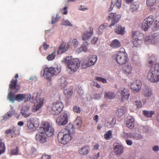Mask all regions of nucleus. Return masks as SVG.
Returning a JSON list of instances; mask_svg holds the SVG:
<instances>
[{
  "label": "nucleus",
  "instance_id": "nucleus-38",
  "mask_svg": "<svg viewBox=\"0 0 159 159\" xmlns=\"http://www.w3.org/2000/svg\"><path fill=\"white\" fill-rule=\"evenodd\" d=\"M146 102V100L145 99H143L141 101H136L135 103L138 108H141L143 105H144Z\"/></svg>",
  "mask_w": 159,
  "mask_h": 159
},
{
  "label": "nucleus",
  "instance_id": "nucleus-15",
  "mask_svg": "<svg viewBox=\"0 0 159 159\" xmlns=\"http://www.w3.org/2000/svg\"><path fill=\"white\" fill-rule=\"evenodd\" d=\"M35 139L38 142L43 143L46 142L47 138L44 133L39 132L36 134Z\"/></svg>",
  "mask_w": 159,
  "mask_h": 159
},
{
  "label": "nucleus",
  "instance_id": "nucleus-40",
  "mask_svg": "<svg viewBox=\"0 0 159 159\" xmlns=\"http://www.w3.org/2000/svg\"><path fill=\"white\" fill-rule=\"evenodd\" d=\"M6 148L4 143L0 139V155L3 153L5 150Z\"/></svg>",
  "mask_w": 159,
  "mask_h": 159
},
{
  "label": "nucleus",
  "instance_id": "nucleus-27",
  "mask_svg": "<svg viewBox=\"0 0 159 159\" xmlns=\"http://www.w3.org/2000/svg\"><path fill=\"white\" fill-rule=\"evenodd\" d=\"M121 46L120 41L117 39L112 40L110 44V46L112 48H120Z\"/></svg>",
  "mask_w": 159,
  "mask_h": 159
},
{
  "label": "nucleus",
  "instance_id": "nucleus-33",
  "mask_svg": "<svg viewBox=\"0 0 159 159\" xmlns=\"http://www.w3.org/2000/svg\"><path fill=\"white\" fill-rule=\"evenodd\" d=\"M15 111L11 110L9 111L6 113L3 117V120H7L10 118H11L14 114Z\"/></svg>",
  "mask_w": 159,
  "mask_h": 159
},
{
  "label": "nucleus",
  "instance_id": "nucleus-62",
  "mask_svg": "<svg viewBox=\"0 0 159 159\" xmlns=\"http://www.w3.org/2000/svg\"><path fill=\"white\" fill-rule=\"evenodd\" d=\"M114 6V5L113 3H112V1L110 5V7L109 8L108 11V12H110L113 9Z\"/></svg>",
  "mask_w": 159,
  "mask_h": 159
},
{
  "label": "nucleus",
  "instance_id": "nucleus-7",
  "mask_svg": "<svg viewBox=\"0 0 159 159\" xmlns=\"http://www.w3.org/2000/svg\"><path fill=\"white\" fill-rule=\"evenodd\" d=\"M97 59V57L95 55H93L90 56L88 60L84 61L82 65V69L86 68L93 65L96 62Z\"/></svg>",
  "mask_w": 159,
  "mask_h": 159
},
{
  "label": "nucleus",
  "instance_id": "nucleus-53",
  "mask_svg": "<svg viewBox=\"0 0 159 159\" xmlns=\"http://www.w3.org/2000/svg\"><path fill=\"white\" fill-rule=\"evenodd\" d=\"M141 42V40H135L133 42V44L134 46L137 47L138 46Z\"/></svg>",
  "mask_w": 159,
  "mask_h": 159
},
{
  "label": "nucleus",
  "instance_id": "nucleus-16",
  "mask_svg": "<svg viewBox=\"0 0 159 159\" xmlns=\"http://www.w3.org/2000/svg\"><path fill=\"white\" fill-rule=\"evenodd\" d=\"M114 152L116 155H120L124 152L123 147L120 144H114Z\"/></svg>",
  "mask_w": 159,
  "mask_h": 159
},
{
  "label": "nucleus",
  "instance_id": "nucleus-18",
  "mask_svg": "<svg viewBox=\"0 0 159 159\" xmlns=\"http://www.w3.org/2000/svg\"><path fill=\"white\" fill-rule=\"evenodd\" d=\"M89 31H86L83 33L82 39L83 40H86L90 38L93 34V28L92 27L89 28Z\"/></svg>",
  "mask_w": 159,
  "mask_h": 159
},
{
  "label": "nucleus",
  "instance_id": "nucleus-17",
  "mask_svg": "<svg viewBox=\"0 0 159 159\" xmlns=\"http://www.w3.org/2000/svg\"><path fill=\"white\" fill-rule=\"evenodd\" d=\"M133 66L130 63H127L123 68V72L126 75H129L132 74Z\"/></svg>",
  "mask_w": 159,
  "mask_h": 159
},
{
  "label": "nucleus",
  "instance_id": "nucleus-49",
  "mask_svg": "<svg viewBox=\"0 0 159 159\" xmlns=\"http://www.w3.org/2000/svg\"><path fill=\"white\" fill-rule=\"evenodd\" d=\"M88 45V43L87 42H84L83 43V45L80 47V48L82 49V50H83L84 52H86L88 49L87 46Z\"/></svg>",
  "mask_w": 159,
  "mask_h": 159
},
{
  "label": "nucleus",
  "instance_id": "nucleus-55",
  "mask_svg": "<svg viewBox=\"0 0 159 159\" xmlns=\"http://www.w3.org/2000/svg\"><path fill=\"white\" fill-rule=\"evenodd\" d=\"M49 47V45L46 43H44L43 44V46H41L39 48V50L41 52L42 49L43 48L45 50H46Z\"/></svg>",
  "mask_w": 159,
  "mask_h": 159
},
{
  "label": "nucleus",
  "instance_id": "nucleus-43",
  "mask_svg": "<svg viewBox=\"0 0 159 159\" xmlns=\"http://www.w3.org/2000/svg\"><path fill=\"white\" fill-rule=\"evenodd\" d=\"M73 59L71 57H67L63 59L62 61L65 64H67L68 66V65L70 64L71 61Z\"/></svg>",
  "mask_w": 159,
  "mask_h": 159
},
{
  "label": "nucleus",
  "instance_id": "nucleus-52",
  "mask_svg": "<svg viewBox=\"0 0 159 159\" xmlns=\"http://www.w3.org/2000/svg\"><path fill=\"white\" fill-rule=\"evenodd\" d=\"M60 17L58 14H57L56 15V17L55 18H53L52 19V24H53L56 23L60 19Z\"/></svg>",
  "mask_w": 159,
  "mask_h": 159
},
{
  "label": "nucleus",
  "instance_id": "nucleus-14",
  "mask_svg": "<svg viewBox=\"0 0 159 159\" xmlns=\"http://www.w3.org/2000/svg\"><path fill=\"white\" fill-rule=\"evenodd\" d=\"M142 84L140 80H136L130 84V87L131 89L136 92H139L141 88Z\"/></svg>",
  "mask_w": 159,
  "mask_h": 159
},
{
  "label": "nucleus",
  "instance_id": "nucleus-57",
  "mask_svg": "<svg viewBox=\"0 0 159 159\" xmlns=\"http://www.w3.org/2000/svg\"><path fill=\"white\" fill-rule=\"evenodd\" d=\"M96 80L97 81H101L102 82L104 83H105L107 82V80L106 79L103 78H102L100 77H96Z\"/></svg>",
  "mask_w": 159,
  "mask_h": 159
},
{
  "label": "nucleus",
  "instance_id": "nucleus-51",
  "mask_svg": "<svg viewBox=\"0 0 159 159\" xmlns=\"http://www.w3.org/2000/svg\"><path fill=\"white\" fill-rule=\"evenodd\" d=\"M75 124L76 125V127L77 128L81 127L82 126V122L80 120H76L75 121Z\"/></svg>",
  "mask_w": 159,
  "mask_h": 159
},
{
  "label": "nucleus",
  "instance_id": "nucleus-23",
  "mask_svg": "<svg viewBox=\"0 0 159 159\" xmlns=\"http://www.w3.org/2000/svg\"><path fill=\"white\" fill-rule=\"evenodd\" d=\"M17 79H15L14 78L13 79L9 84V88L12 90L16 89V92H17L19 89V87L17 85Z\"/></svg>",
  "mask_w": 159,
  "mask_h": 159
},
{
  "label": "nucleus",
  "instance_id": "nucleus-30",
  "mask_svg": "<svg viewBox=\"0 0 159 159\" xmlns=\"http://www.w3.org/2000/svg\"><path fill=\"white\" fill-rule=\"evenodd\" d=\"M139 7V5L137 2H134L130 6L129 11L133 13L136 11Z\"/></svg>",
  "mask_w": 159,
  "mask_h": 159
},
{
  "label": "nucleus",
  "instance_id": "nucleus-39",
  "mask_svg": "<svg viewBox=\"0 0 159 159\" xmlns=\"http://www.w3.org/2000/svg\"><path fill=\"white\" fill-rule=\"evenodd\" d=\"M8 99L10 101L14 102L16 101L15 96L13 93L11 92L8 94L7 97Z\"/></svg>",
  "mask_w": 159,
  "mask_h": 159
},
{
  "label": "nucleus",
  "instance_id": "nucleus-36",
  "mask_svg": "<svg viewBox=\"0 0 159 159\" xmlns=\"http://www.w3.org/2000/svg\"><path fill=\"white\" fill-rule=\"evenodd\" d=\"M25 98V95L22 94H19L15 96L16 101L19 102L23 101Z\"/></svg>",
  "mask_w": 159,
  "mask_h": 159
},
{
  "label": "nucleus",
  "instance_id": "nucleus-42",
  "mask_svg": "<svg viewBox=\"0 0 159 159\" xmlns=\"http://www.w3.org/2000/svg\"><path fill=\"white\" fill-rule=\"evenodd\" d=\"M150 26L147 24L146 21H144V20L143 21L141 25V28L145 31L148 30Z\"/></svg>",
  "mask_w": 159,
  "mask_h": 159
},
{
  "label": "nucleus",
  "instance_id": "nucleus-47",
  "mask_svg": "<svg viewBox=\"0 0 159 159\" xmlns=\"http://www.w3.org/2000/svg\"><path fill=\"white\" fill-rule=\"evenodd\" d=\"M106 28V26L103 25L100 26L99 28L98 29V34H100L103 32V31Z\"/></svg>",
  "mask_w": 159,
  "mask_h": 159
},
{
  "label": "nucleus",
  "instance_id": "nucleus-11",
  "mask_svg": "<svg viewBox=\"0 0 159 159\" xmlns=\"http://www.w3.org/2000/svg\"><path fill=\"white\" fill-rule=\"evenodd\" d=\"M120 17V15H116V13H110L108 16V19H111V22L109 26L111 27L114 25L119 21Z\"/></svg>",
  "mask_w": 159,
  "mask_h": 159
},
{
  "label": "nucleus",
  "instance_id": "nucleus-35",
  "mask_svg": "<svg viewBox=\"0 0 159 159\" xmlns=\"http://www.w3.org/2000/svg\"><path fill=\"white\" fill-rule=\"evenodd\" d=\"M63 129H64L66 130H68V134H70V133L71 132H74L75 129V128H74L73 124L71 123H70L67 125L66 128H64Z\"/></svg>",
  "mask_w": 159,
  "mask_h": 159
},
{
  "label": "nucleus",
  "instance_id": "nucleus-50",
  "mask_svg": "<svg viewBox=\"0 0 159 159\" xmlns=\"http://www.w3.org/2000/svg\"><path fill=\"white\" fill-rule=\"evenodd\" d=\"M156 0H147V4L149 7L153 6L156 2Z\"/></svg>",
  "mask_w": 159,
  "mask_h": 159
},
{
  "label": "nucleus",
  "instance_id": "nucleus-3",
  "mask_svg": "<svg viewBox=\"0 0 159 159\" xmlns=\"http://www.w3.org/2000/svg\"><path fill=\"white\" fill-rule=\"evenodd\" d=\"M61 71L60 69L57 67H45L44 69L43 76L48 80H49L54 75L58 74Z\"/></svg>",
  "mask_w": 159,
  "mask_h": 159
},
{
  "label": "nucleus",
  "instance_id": "nucleus-9",
  "mask_svg": "<svg viewBox=\"0 0 159 159\" xmlns=\"http://www.w3.org/2000/svg\"><path fill=\"white\" fill-rule=\"evenodd\" d=\"M68 122V117L66 113H62L56 119V122L59 125H64Z\"/></svg>",
  "mask_w": 159,
  "mask_h": 159
},
{
  "label": "nucleus",
  "instance_id": "nucleus-20",
  "mask_svg": "<svg viewBox=\"0 0 159 159\" xmlns=\"http://www.w3.org/2000/svg\"><path fill=\"white\" fill-rule=\"evenodd\" d=\"M90 150L89 146L85 145L83 146L78 151V153L81 156H85L88 154Z\"/></svg>",
  "mask_w": 159,
  "mask_h": 159
},
{
  "label": "nucleus",
  "instance_id": "nucleus-45",
  "mask_svg": "<svg viewBox=\"0 0 159 159\" xmlns=\"http://www.w3.org/2000/svg\"><path fill=\"white\" fill-rule=\"evenodd\" d=\"M123 134H122V137L126 140L128 138H131L132 137V134L131 133H125V132H123Z\"/></svg>",
  "mask_w": 159,
  "mask_h": 159
},
{
  "label": "nucleus",
  "instance_id": "nucleus-63",
  "mask_svg": "<svg viewBox=\"0 0 159 159\" xmlns=\"http://www.w3.org/2000/svg\"><path fill=\"white\" fill-rule=\"evenodd\" d=\"M125 141L126 144L128 145L131 146L133 144V142L131 140L126 139Z\"/></svg>",
  "mask_w": 159,
  "mask_h": 159
},
{
  "label": "nucleus",
  "instance_id": "nucleus-31",
  "mask_svg": "<svg viewBox=\"0 0 159 159\" xmlns=\"http://www.w3.org/2000/svg\"><path fill=\"white\" fill-rule=\"evenodd\" d=\"M64 93L65 96L69 98H70L73 93V91L71 88H69L65 89L64 90Z\"/></svg>",
  "mask_w": 159,
  "mask_h": 159
},
{
  "label": "nucleus",
  "instance_id": "nucleus-28",
  "mask_svg": "<svg viewBox=\"0 0 159 159\" xmlns=\"http://www.w3.org/2000/svg\"><path fill=\"white\" fill-rule=\"evenodd\" d=\"M132 33V37L135 39L141 40L143 37V34L139 31H134Z\"/></svg>",
  "mask_w": 159,
  "mask_h": 159
},
{
  "label": "nucleus",
  "instance_id": "nucleus-12",
  "mask_svg": "<svg viewBox=\"0 0 159 159\" xmlns=\"http://www.w3.org/2000/svg\"><path fill=\"white\" fill-rule=\"evenodd\" d=\"M35 100L38 103L37 105H34L32 109V111L34 112L37 111L42 107L44 101V99L43 98H38L37 96L36 97Z\"/></svg>",
  "mask_w": 159,
  "mask_h": 159
},
{
  "label": "nucleus",
  "instance_id": "nucleus-58",
  "mask_svg": "<svg viewBox=\"0 0 159 159\" xmlns=\"http://www.w3.org/2000/svg\"><path fill=\"white\" fill-rule=\"evenodd\" d=\"M62 24L64 25H67L68 26H72V25L70 22L67 20H65L63 21Z\"/></svg>",
  "mask_w": 159,
  "mask_h": 159
},
{
  "label": "nucleus",
  "instance_id": "nucleus-41",
  "mask_svg": "<svg viewBox=\"0 0 159 159\" xmlns=\"http://www.w3.org/2000/svg\"><path fill=\"white\" fill-rule=\"evenodd\" d=\"M112 131L111 130H109L107 132H106L104 135V137L105 139L107 140H109L110 139L112 138Z\"/></svg>",
  "mask_w": 159,
  "mask_h": 159
},
{
  "label": "nucleus",
  "instance_id": "nucleus-48",
  "mask_svg": "<svg viewBox=\"0 0 159 159\" xmlns=\"http://www.w3.org/2000/svg\"><path fill=\"white\" fill-rule=\"evenodd\" d=\"M55 53L53 52L51 54L48 55L47 57V58L48 61H51L55 58Z\"/></svg>",
  "mask_w": 159,
  "mask_h": 159
},
{
  "label": "nucleus",
  "instance_id": "nucleus-24",
  "mask_svg": "<svg viewBox=\"0 0 159 159\" xmlns=\"http://www.w3.org/2000/svg\"><path fill=\"white\" fill-rule=\"evenodd\" d=\"M30 107L28 106H25L21 109V113L22 115L25 118H27L31 115V114L28 112Z\"/></svg>",
  "mask_w": 159,
  "mask_h": 159
},
{
  "label": "nucleus",
  "instance_id": "nucleus-59",
  "mask_svg": "<svg viewBox=\"0 0 159 159\" xmlns=\"http://www.w3.org/2000/svg\"><path fill=\"white\" fill-rule=\"evenodd\" d=\"M121 0H116V5L117 7L120 8L121 6Z\"/></svg>",
  "mask_w": 159,
  "mask_h": 159
},
{
  "label": "nucleus",
  "instance_id": "nucleus-1",
  "mask_svg": "<svg viewBox=\"0 0 159 159\" xmlns=\"http://www.w3.org/2000/svg\"><path fill=\"white\" fill-rule=\"evenodd\" d=\"M153 59L148 61L149 66H152L147 75L148 80L152 83H157L159 81V63L155 64Z\"/></svg>",
  "mask_w": 159,
  "mask_h": 159
},
{
  "label": "nucleus",
  "instance_id": "nucleus-61",
  "mask_svg": "<svg viewBox=\"0 0 159 159\" xmlns=\"http://www.w3.org/2000/svg\"><path fill=\"white\" fill-rule=\"evenodd\" d=\"M42 159H51V157L48 155L44 154L42 157Z\"/></svg>",
  "mask_w": 159,
  "mask_h": 159
},
{
  "label": "nucleus",
  "instance_id": "nucleus-32",
  "mask_svg": "<svg viewBox=\"0 0 159 159\" xmlns=\"http://www.w3.org/2000/svg\"><path fill=\"white\" fill-rule=\"evenodd\" d=\"M116 95L114 93L109 91L105 92L104 93V97L105 98L112 99L115 97Z\"/></svg>",
  "mask_w": 159,
  "mask_h": 159
},
{
  "label": "nucleus",
  "instance_id": "nucleus-44",
  "mask_svg": "<svg viewBox=\"0 0 159 159\" xmlns=\"http://www.w3.org/2000/svg\"><path fill=\"white\" fill-rule=\"evenodd\" d=\"M10 154L11 155H19V150L18 148L16 147V149H11Z\"/></svg>",
  "mask_w": 159,
  "mask_h": 159
},
{
  "label": "nucleus",
  "instance_id": "nucleus-19",
  "mask_svg": "<svg viewBox=\"0 0 159 159\" xmlns=\"http://www.w3.org/2000/svg\"><path fill=\"white\" fill-rule=\"evenodd\" d=\"M120 93L123 100H128L130 96L129 91L127 89L124 88L120 90Z\"/></svg>",
  "mask_w": 159,
  "mask_h": 159
},
{
  "label": "nucleus",
  "instance_id": "nucleus-54",
  "mask_svg": "<svg viewBox=\"0 0 159 159\" xmlns=\"http://www.w3.org/2000/svg\"><path fill=\"white\" fill-rule=\"evenodd\" d=\"M74 111L76 113H79L80 112V109L79 107L77 106H75L73 108Z\"/></svg>",
  "mask_w": 159,
  "mask_h": 159
},
{
  "label": "nucleus",
  "instance_id": "nucleus-21",
  "mask_svg": "<svg viewBox=\"0 0 159 159\" xmlns=\"http://www.w3.org/2000/svg\"><path fill=\"white\" fill-rule=\"evenodd\" d=\"M126 124L128 128L133 129L134 127L135 124L134 118L131 117H128L126 120Z\"/></svg>",
  "mask_w": 159,
  "mask_h": 159
},
{
  "label": "nucleus",
  "instance_id": "nucleus-64",
  "mask_svg": "<svg viewBox=\"0 0 159 159\" xmlns=\"http://www.w3.org/2000/svg\"><path fill=\"white\" fill-rule=\"evenodd\" d=\"M134 138L137 140H140L143 139V137L141 135L138 134L137 136L136 137H134Z\"/></svg>",
  "mask_w": 159,
  "mask_h": 159
},
{
  "label": "nucleus",
  "instance_id": "nucleus-2",
  "mask_svg": "<svg viewBox=\"0 0 159 159\" xmlns=\"http://www.w3.org/2000/svg\"><path fill=\"white\" fill-rule=\"evenodd\" d=\"M57 138L59 142L65 145L68 143L71 139V136L68 134V130L62 129L57 135Z\"/></svg>",
  "mask_w": 159,
  "mask_h": 159
},
{
  "label": "nucleus",
  "instance_id": "nucleus-10",
  "mask_svg": "<svg viewBox=\"0 0 159 159\" xmlns=\"http://www.w3.org/2000/svg\"><path fill=\"white\" fill-rule=\"evenodd\" d=\"M80 65V61L77 58L73 59L67 67L74 72L76 71L79 68Z\"/></svg>",
  "mask_w": 159,
  "mask_h": 159
},
{
  "label": "nucleus",
  "instance_id": "nucleus-26",
  "mask_svg": "<svg viewBox=\"0 0 159 159\" xmlns=\"http://www.w3.org/2000/svg\"><path fill=\"white\" fill-rule=\"evenodd\" d=\"M125 29L124 27H122L119 25H117L116 26L115 31L117 34L122 35L125 33Z\"/></svg>",
  "mask_w": 159,
  "mask_h": 159
},
{
  "label": "nucleus",
  "instance_id": "nucleus-34",
  "mask_svg": "<svg viewBox=\"0 0 159 159\" xmlns=\"http://www.w3.org/2000/svg\"><path fill=\"white\" fill-rule=\"evenodd\" d=\"M143 113L144 116L148 117H151L155 114L154 111H149L144 110L143 111Z\"/></svg>",
  "mask_w": 159,
  "mask_h": 159
},
{
  "label": "nucleus",
  "instance_id": "nucleus-37",
  "mask_svg": "<svg viewBox=\"0 0 159 159\" xmlns=\"http://www.w3.org/2000/svg\"><path fill=\"white\" fill-rule=\"evenodd\" d=\"M126 112V110L125 107H122L118 109L117 115L118 116H121L124 115Z\"/></svg>",
  "mask_w": 159,
  "mask_h": 159
},
{
  "label": "nucleus",
  "instance_id": "nucleus-8",
  "mask_svg": "<svg viewBox=\"0 0 159 159\" xmlns=\"http://www.w3.org/2000/svg\"><path fill=\"white\" fill-rule=\"evenodd\" d=\"M129 60L127 54L118 53L116 57V62L120 65L126 64Z\"/></svg>",
  "mask_w": 159,
  "mask_h": 159
},
{
  "label": "nucleus",
  "instance_id": "nucleus-25",
  "mask_svg": "<svg viewBox=\"0 0 159 159\" xmlns=\"http://www.w3.org/2000/svg\"><path fill=\"white\" fill-rule=\"evenodd\" d=\"M67 80L66 78L62 77L58 80V84L61 88H65L67 85Z\"/></svg>",
  "mask_w": 159,
  "mask_h": 159
},
{
  "label": "nucleus",
  "instance_id": "nucleus-56",
  "mask_svg": "<svg viewBox=\"0 0 159 159\" xmlns=\"http://www.w3.org/2000/svg\"><path fill=\"white\" fill-rule=\"evenodd\" d=\"M98 39V37H93L92 39L91 43L93 44H95L97 43Z\"/></svg>",
  "mask_w": 159,
  "mask_h": 159
},
{
  "label": "nucleus",
  "instance_id": "nucleus-29",
  "mask_svg": "<svg viewBox=\"0 0 159 159\" xmlns=\"http://www.w3.org/2000/svg\"><path fill=\"white\" fill-rule=\"evenodd\" d=\"M142 93L145 97H150L152 95V90L150 89L146 88L143 89L142 91Z\"/></svg>",
  "mask_w": 159,
  "mask_h": 159
},
{
  "label": "nucleus",
  "instance_id": "nucleus-6",
  "mask_svg": "<svg viewBox=\"0 0 159 159\" xmlns=\"http://www.w3.org/2000/svg\"><path fill=\"white\" fill-rule=\"evenodd\" d=\"M144 20L150 27L152 26L155 28L159 27V16L154 18V16H150Z\"/></svg>",
  "mask_w": 159,
  "mask_h": 159
},
{
  "label": "nucleus",
  "instance_id": "nucleus-60",
  "mask_svg": "<svg viewBox=\"0 0 159 159\" xmlns=\"http://www.w3.org/2000/svg\"><path fill=\"white\" fill-rule=\"evenodd\" d=\"M72 42L75 47H76L78 45V42L76 39H73Z\"/></svg>",
  "mask_w": 159,
  "mask_h": 159
},
{
  "label": "nucleus",
  "instance_id": "nucleus-46",
  "mask_svg": "<svg viewBox=\"0 0 159 159\" xmlns=\"http://www.w3.org/2000/svg\"><path fill=\"white\" fill-rule=\"evenodd\" d=\"M16 130L15 127H12L7 129L5 131V133L7 134H9L11 133H14Z\"/></svg>",
  "mask_w": 159,
  "mask_h": 159
},
{
  "label": "nucleus",
  "instance_id": "nucleus-4",
  "mask_svg": "<svg viewBox=\"0 0 159 159\" xmlns=\"http://www.w3.org/2000/svg\"><path fill=\"white\" fill-rule=\"evenodd\" d=\"M50 111L53 115H57L62 111L64 107L63 103L60 101L56 102L51 104Z\"/></svg>",
  "mask_w": 159,
  "mask_h": 159
},
{
  "label": "nucleus",
  "instance_id": "nucleus-22",
  "mask_svg": "<svg viewBox=\"0 0 159 159\" xmlns=\"http://www.w3.org/2000/svg\"><path fill=\"white\" fill-rule=\"evenodd\" d=\"M68 47H66V44L65 43L63 42L58 47L57 53L58 54H61L66 51L68 50Z\"/></svg>",
  "mask_w": 159,
  "mask_h": 159
},
{
  "label": "nucleus",
  "instance_id": "nucleus-5",
  "mask_svg": "<svg viewBox=\"0 0 159 159\" xmlns=\"http://www.w3.org/2000/svg\"><path fill=\"white\" fill-rule=\"evenodd\" d=\"M41 128L43 131L48 137L53 135L54 133V129L51 124L47 121L44 122L42 124Z\"/></svg>",
  "mask_w": 159,
  "mask_h": 159
},
{
  "label": "nucleus",
  "instance_id": "nucleus-13",
  "mask_svg": "<svg viewBox=\"0 0 159 159\" xmlns=\"http://www.w3.org/2000/svg\"><path fill=\"white\" fill-rule=\"evenodd\" d=\"M36 120L37 119L36 118H32L30 119L27 121V126L29 130H33L35 129L36 126L34 124H38V122Z\"/></svg>",
  "mask_w": 159,
  "mask_h": 159
}]
</instances>
